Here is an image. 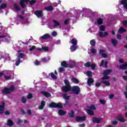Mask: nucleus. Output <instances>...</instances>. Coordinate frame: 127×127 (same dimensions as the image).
<instances>
[{
	"label": "nucleus",
	"instance_id": "obj_63",
	"mask_svg": "<svg viewBox=\"0 0 127 127\" xmlns=\"http://www.w3.org/2000/svg\"><path fill=\"white\" fill-rule=\"evenodd\" d=\"M35 65H39V61H37V60H35Z\"/></svg>",
	"mask_w": 127,
	"mask_h": 127
},
{
	"label": "nucleus",
	"instance_id": "obj_64",
	"mask_svg": "<svg viewBox=\"0 0 127 127\" xmlns=\"http://www.w3.org/2000/svg\"><path fill=\"white\" fill-rule=\"evenodd\" d=\"M123 79H124V80H125L126 81H127V76H123Z\"/></svg>",
	"mask_w": 127,
	"mask_h": 127
},
{
	"label": "nucleus",
	"instance_id": "obj_20",
	"mask_svg": "<svg viewBox=\"0 0 127 127\" xmlns=\"http://www.w3.org/2000/svg\"><path fill=\"white\" fill-rule=\"evenodd\" d=\"M70 49L71 50V52H74L77 50V47L76 46V45H72L70 46Z\"/></svg>",
	"mask_w": 127,
	"mask_h": 127
},
{
	"label": "nucleus",
	"instance_id": "obj_21",
	"mask_svg": "<svg viewBox=\"0 0 127 127\" xmlns=\"http://www.w3.org/2000/svg\"><path fill=\"white\" fill-rule=\"evenodd\" d=\"M111 42L113 44V46L114 47H116V46H117V45L118 44V41H117V40H116L115 39H112L111 40Z\"/></svg>",
	"mask_w": 127,
	"mask_h": 127
},
{
	"label": "nucleus",
	"instance_id": "obj_42",
	"mask_svg": "<svg viewBox=\"0 0 127 127\" xmlns=\"http://www.w3.org/2000/svg\"><path fill=\"white\" fill-rule=\"evenodd\" d=\"M85 67H86L87 68H89V67H91V63L90 62H87L85 64H84Z\"/></svg>",
	"mask_w": 127,
	"mask_h": 127
},
{
	"label": "nucleus",
	"instance_id": "obj_17",
	"mask_svg": "<svg viewBox=\"0 0 127 127\" xmlns=\"http://www.w3.org/2000/svg\"><path fill=\"white\" fill-rule=\"evenodd\" d=\"M69 43H71L72 45H77L78 44V41H77V40L75 38L72 39L69 42Z\"/></svg>",
	"mask_w": 127,
	"mask_h": 127
},
{
	"label": "nucleus",
	"instance_id": "obj_39",
	"mask_svg": "<svg viewBox=\"0 0 127 127\" xmlns=\"http://www.w3.org/2000/svg\"><path fill=\"white\" fill-rule=\"evenodd\" d=\"M42 49L45 51L46 52H48L49 51V48L48 47L44 46L42 47Z\"/></svg>",
	"mask_w": 127,
	"mask_h": 127
},
{
	"label": "nucleus",
	"instance_id": "obj_5",
	"mask_svg": "<svg viewBox=\"0 0 127 127\" xmlns=\"http://www.w3.org/2000/svg\"><path fill=\"white\" fill-rule=\"evenodd\" d=\"M112 70L111 69H106L103 72V77H102L101 79L102 80H108L110 79V77L108 76V75L111 73Z\"/></svg>",
	"mask_w": 127,
	"mask_h": 127
},
{
	"label": "nucleus",
	"instance_id": "obj_1",
	"mask_svg": "<svg viewBox=\"0 0 127 127\" xmlns=\"http://www.w3.org/2000/svg\"><path fill=\"white\" fill-rule=\"evenodd\" d=\"M14 90V85H10V88L4 87L3 90H2V92L3 94H9L11 92H13Z\"/></svg>",
	"mask_w": 127,
	"mask_h": 127
},
{
	"label": "nucleus",
	"instance_id": "obj_2",
	"mask_svg": "<svg viewBox=\"0 0 127 127\" xmlns=\"http://www.w3.org/2000/svg\"><path fill=\"white\" fill-rule=\"evenodd\" d=\"M50 108H58L59 109H63V104L62 103H56L52 102L49 105Z\"/></svg>",
	"mask_w": 127,
	"mask_h": 127
},
{
	"label": "nucleus",
	"instance_id": "obj_34",
	"mask_svg": "<svg viewBox=\"0 0 127 127\" xmlns=\"http://www.w3.org/2000/svg\"><path fill=\"white\" fill-rule=\"evenodd\" d=\"M66 112H65V111H64L62 110H59V115H60V116H64Z\"/></svg>",
	"mask_w": 127,
	"mask_h": 127
},
{
	"label": "nucleus",
	"instance_id": "obj_37",
	"mask_svg": "<svg viewBox=\"0 0 127 127\" xmlns=\"http://www.w3.org/2000/svg\"><path fill=\"white\" fill-rule=\"evenodd\" d=\"M92 75H93V72H92V71L88 70L87 72V76L89 77V78H91L92 77Z\"/></svg>",
	"mask_w": 127,
	"mask_h": 127
},
{
	"label": "nucleus",
	"instance_id": "obj_16",
	"mask_svg": "<svg viewBox=\"0 0 127 127\" xmlns=\"http://www.w3.org/2000/svg\"><path fill=\"white\" fill-rule=\"evenodd\" d=\"M120 68L122 70H127V63H125L124 64H121L120 65Z\"/></svg>",
	"mask_w": 127,
	"mask_h": 127
},
{
	"label": "nucleus",
	"instance_id": "obj_40",
	"mask_svg": "<svg viewBox=\"0 0 127 127\" xmlns=\"http://www.w3.org/2000/svg\"><path fill=\"white\" fill-rule=\"evenodd\" d=\"M64 83L65 86H71L70 85V82H69V80L68 79L64 80Z\"/></svg>",
	"mask_w": 127,
	"mask_h": 127
},
{
	"label": "nucleus",
	"instance_id": "obj_49",
	"mask_svg": "<svg viewBox=\"0 0 127 127\" xmlns=\"http://www.w3.org/2000/svg\"><path fill=\"white\" fill-rule=\"evenodd\" d=\"M17 16V17H19L21 20H23V19H24V17L21 15H18Z\"/></svg>",
	"mask_w": 127,
	"mask_h": 127
},
{
	"label": "nucleus",
	"instance_id": "obj_6",
	"mask_svg": "<svg viewBox=\"0 0 127 127\" xmlns=\"http://www.w3.org/2000/svg\"><path fill=\"white\" fill-rule=\"evenodd\" d=\"M71 86H64L62 87V91L64 92V93H68V92H70L71 91Z\"/></svg>",
	"mask_w": 127,
	"mask_h": 127
},
{
	"label": "nucleus",
	"instance_id": "obj_52",
	"mask_svg": "<svg viewBox=\"0 0 127 127\" xmlns=\"http://www.w3.org/2000/svg\"><path fill=\"white\" fill-rule=\"evenodd\" d=\"M105 64V61L104 60L101 61V64H100V67H103Z\"/></svg>",
	"mask_w": 127,
	"mask_h": 127
},
{
	"label": "nucleus",
	"instance_id": "obj_22",
	"mask_svg": "<svg viewBox=\"0 0 127 127\" xmlns=\"http://www.w3.org/2000/svg\"><path fill=\"white\" fill-rule=\"evenodd\" d=\"M126 31H127V30L122 27H120L118 30V32L119 33H124L126 32Z\"/></svg>",
	"mask_w": 127,
	"mask_h": 127
},
{
	"label": "nucleus",
	"instance_id": "obj_12",
	"mask_svg": "<svg viewBox=\"0 0 127 127\" xmlns=\"http://www.w3.org/2000/svg\"><path fill=\"white\" fill-rule=\"evenodd\" d=\"M68 67L70 68L76 67V62H75V61H71L70 63L68 64Z\"/></svg>",
	"mask_w": 127,
	"mask_h": 127
},
{
	"label": "nucleus",
	"instance_id": "obj_3",
	"mask_svg": "<svg viewBox=\"0 0 127 127\" xmlns=\"http://www.w3.org/2000/svg\"><path fill=\"white\" fill-rule=\"evenodd\" d=\"M18 60L15 62L16 66H18L22 61H21V59H23L24 58V54L22 53H19L17 56Z\"/></svg>",
	"mask_w": 127,
	"mask_h": 127
},
{
	"label": "nucleus",
	"instance_id": "obj_9",
	"mask_svg": "<svg viewBox=\"0 0 127 127\" xmlns=\"http://www.w3.org/2000/svg\"><path fill=\"white\" fill-rule=\"evenodd\" d=\"M92 122L93 124H101L102 122V118H96V117H93L92 118Z\"/></svg>",
	"mask_w": 127,
	"mask_h": 127
},
{
	"label": "nucleus",
	"instance_id": "obj_55",
	"mask_svg": "<svg viewBox=\"0 0 127 127\" xmlns=\"http://www.w3.org/2000/svg\"><path fill=\"white\" fill-rule=\"evenodd\" d=\"M95 86L97 87H100V86H101V83L100 82H97L95 83Z\"/></svg>",
	"mask_w": 127,
	"mask_h": 127
},
{
	"label": "nucleus",
	"instance_id": "obj_29",
	"mask_svg": "<svg viewBox=\"0 0 127 127\" xmlns=\"http://www.w3.org/2000/svg\"><path fill=\"white\" fill-rule=\"evenodd\" d=\"M104 21V20L103 18H100L97 19V24L99 25H101V24H103V22Z\"/></svg>",
	"mask_w": 127,
	"mask_h": 127
},
{
	"label": "nucleus",
	"instance_id": "obj_7",
	"mask_svg": "<svg viewBox=\"0 0 127 127\" xmlns=\"http://www.w3.org/2000/svg\"><path fill=\"white\" fill-rule=\"evenodd\" d=\"M34 13L39 18L43 17V10H36L34 12Z\"/></svg>",
	"mask_w": 127,
	"mask_h": 127
},
{
	"label": "nucleus",
	"instance_id": "obj_38",
	"mask_svg": "<svg viewBox=\"0 0 127 127\" xmlns=\"http://www.w3.org/2000/svg\"><path fill=\"white\" fill-rule=\"evenodd\" d=\"M27 101V99L26 98H25V97L24 96L22 97L21 102H22V103H23V104H26Z\"/></svg>",
	"mask_w": 127,
	"mask_h": 127
},
{
	"label": "nucleus",
	"instance_id": "obj_35",
	"mask_svg": "<svg viewBox=\"0 0 127 127\" xmlns=\"http://www.w3.org/2000/svg\"><path fill=\"white\" fill-rule=\"evenodd\" d=\"M101 83L102 84H104L105 86H110L111 85L110 82L107 81H101Z\"/></svg>",
	"mask_w": 127,
	"mask_h": 127
},
{
	"label": "nucleus",
	"instance_id": "obj_15",
	"mask_svg": "<svg viewBox=\"0 0 127 127\" xmlns=\"http://www.w3.org/2000/svg\"><path fill=\"white\" fill-rule=\"evenodd\" d=\"M107 35H109V33H108L107 32H104V33H103V32H99V36L101 38L105 37V36H107Z\"/></svg>",
	"mask_w": 127,
	"mask_h": 127
},
{
	"label": "nucleus",
	"instance_id": "obj_58",
	"mask_svg": "<svg viewBox=\"0 0 127 127\" xmlns=\"http://www.w3.org/2000/svg\"><path fill=\"white\" fill-rule=\"evenodd\" d=\"M101 56L103 58H107V57H108V56L106 54V53L102 54Z\"/></svg>",
	"mask_w": 127,
	"mask_h": 127
},
{
	"label": "nucleus",
	"instance_id": "obj_24",
	"mask_svg": "<svg viewBox=\"0 0 127 127\" xmlns=\"http://www.w3.org/2000/svg\"><path fill=\"white\" fill-rule=\"evenodd\" d=\"M7 126H8V127H12V126H13V125H14V123L12 121H11L10 119H8V121H7Z\"/></svg>",
	"mask_w": 127,
	"mask_h": 127
},
{
	"label": "nucleus",
	"instance_id": "obj_19",
	"mask_svg": "<svg viewBox=\"0 0 127 127\" xmlns=\"http://www.w3.org/2000/svg\"><path fill=\"white\" fill-rule=\"evenodd\" d=\"M87 85L88 86H90L91 84H93L94 83V79L91 77H89L87 79Z\"/></svg>",
	"mask_w": 127,
	"mask_h": 127
},
{
	"label": "nucleus",
	"instance_id": "obj_54",
	"mask_svg": "<svg viewBox=\"0 0 127 127\" xmlns=\"http://www.w3.org/2000/svg\"><path fill=\"white\" fill-rule=\"evenodd\" d=\"M90 110H96V107H95V105H92L90 106Z\"/></svg>",
	"mask_w": 127,
	"mask_h": 127
},
{
	"label": "nucleus",
	"instance_id": "obj_53",
	"mask_svg": "<svg viewBox=\"0 0 127 127\" xmlns=\"http://www.w3.org/2000/svg\"><path fill=\"white\" fill-rule=\"evenodd\" d=\"M64 70V68L63 67H61L59 69V72L60 73H61V72H63Z\"/></svg>",
	"mask_w": 127,
	"mask_h": 127
},
{
	"label": "nucleus",
	"instance_id": "obj_57",
	"mask_svg": "<svg viewBox=\"0 0 127 127\" xmlns=\"http://www.w3.org/2000/svg\"><path fill=\"white\" fill-rule=\"evenodd\" d=\"M117 39L119 40H122V35L120 34L117 35Z\"/></svg>",
	"mask_w": 127,
	"mask_h": 127
},
{
	"label": "nucleus",
	"instance_id": "obj_14",
	"mask_svg": "<svg viewBox=\"0 0 127 127\" xmlns=\"http://www.w3.org/2000/svg\"><path fill=\"white\" fill-rule=\"evenodd\" d=\"M42 39L45 40L46 39H49L51 38V36L49 34H46L43 36H41Z\"/></svg>",
	"mask_w": 127,
	"mask_h": 127
},
{
	"label": "nucleus",
	"instance_id": "obj_59",
	"mask_svg": "<svg viewBox=\"0 0 127 127\" xmlns=\"http://www.w3.org/2000/svg\"><path fill=\"white\" fill-rule=\"evenodd\" d=\"M91 52L93 54H95V53H96V50L95 49H92L91 50Z\"/></svg>",
	"mask_w": 127,
	"mask_h": 127
},
{
	"label": "nucleus",
	"instance_id": "obj_46",
	"mask_svg": "<svg viewBox=\"0 0 127 127\" xmlns=\"http://www.w3.org/2000/svg\"><path fill=\"white\" fill-rule=\"evenodd\" d=\"M29 2H30V4H31V5H33V4H34V3H35L36 2V0H31V1H29Z\"/></svg>",
	"mask_w": 127,
	"mask_h": 127
},
{
	"label": "nucleus",
	"instance_id": "obj_41",
	"mask_svg": "<svg viewBox=\"0 0 127 127\" xmlns=\"http://www.w3.org/2000/svg\"><path fill=\"white\" fill-rule=\"evenodd\" d=\"M51 77L53 79H57V76L55 75V74L53 72L51 73Z\"/></svg>",
	"mask_w": 127,
	"mask_h": 127
},
{
	"label": "nucleus",
	"instance_id": "obj_23",
	"mask_svg": "<svg viewBox=\"0 0 127 127\" xmlns=\"http://www.w3.org/2000/svg\"><path fill=\"white\" fill-rule=\"evenodd\" d=\"M71 81L72 83H74V84H79V80L75 77H72L71 78Z\"/></svg>",
	"mask_w": 127,
	"mask_h": 127
},
{
	"label": "nucleus",
	"instance_id": "obj_18",
	"mask_svg": "<svg viewBox=\"0 0 127 127\" xmlns=\"http://www.w3.org/2000/svg\"><path fill=\"white\" fill-rule=\"evenodd\" d=\"M45 9L47 10V11H52V10L54 9V8H53V6L49 5L48 6L45 7Z\"/></svg>",
	"mask_w": 127,
	"mask_h": 127
},
{
	"label": "nucleus",
	"instance_id": "obj_56",
	"mask_svg": "<svg viewBox=\"0 0 127 127\" xmlns=\"http://www.w3.org/2000/svg\"><path fill=\"white\" fill-rule=\"evenodd\" d=\"M68 22H69V19H66L65 20L64 23L65 25H67V24H68Z\"/></svg>",
	"mask_w": 127,
	"mask_h": 127
},
{
	"label": "nucleus",
	"instance_id": "obj_33",
	"mask_svg": "<svg viewBox=\"0 0 127 127\" xmlns=\"http://www.w3.org/2000/svg\"><path fill=\"white\" fill-rule=\"evenodd\" d=\"M53 22L55 24L54 27H56V26H59V25H60V23L55 20H53Z\"/></svg>",
	"mask_w": 127,
	"mask_h": 127
},
{
	"label": "nucleus",
	"instance_id": "obj_25",
	"mask_svg": "<svg viewBox=\"0 0 127 127\" xmlns=\"http://www.w3.org/2000/svg\"><path fill=\"white\" fill-rule=\"evenodd\" d=\"M69 118H71L73 119V118H75V113L74 112V111L71 110V113L68 114Z\"/></svg>",
	"mask_w": 127,
	"mask_h": 127
},
{
	"label": "nucleus",
	"instance_id": "obj_32",
	"mask_svg": "<svg viewBox=\"0 0 127 127\" xmlns=\"http://www.w3.org/2000/svg\"><path fill=\"white\" fill-rule=\"evenodd\" d=\"M14 8L16 9V10H17V11H20V8L18 6V5L16 3L14 4Z\"/></svg>",
	"mask_w": 127,
	"mask_h": 127
},
{
	"label": "nucleus",
	"instance_id": "obj_31",
	"mask_svg": "<svg viewBox=\"0 0 127 127\" xmlns=\"http://www.w3.org/2000/svg\"><path fill=\"white\" fill-rule=\"evenodd\" d=\"M87 114L90 116H94V112L92 109H87Z\"/></svg>",
	"mask_w": 127,
	"mask_h": 127
},
{
	"label": "nucleus",
	"instance_id": "obj_43",
	"mask_svg": "<svg viewBox=\"0 0 127 127\" xmlns=\"http://www.w3.org/2000/svg\"><path fill=\"white\" fill-rule=\"evenodd\" d=\"M105 29V26L104 25H101L100 27V31H104Z\"/></svg>",
	"mask_w": 127,
	"mask_h": 127
},
{
	"label": "nucleus",
	"instance_id": "obj_61",
	"mask_svg": "<svg viewBox=\"0 0 127 127\" xmlns=\"http://www.w3.org/2000/svg\"><path fill=\"white\" fill-rule=\"evenodd\" d=\"M38 109H39V110H43V109H44V107H43L41 105H39L38 106Z\"/></svg>",
	"mask_w": 127,
	"mask_h": 127
},
{
	"label": "nucleus",
	"instance_id": "obj_11",
	"mask_svg": "<svg viewBox=\"0 0 127 127\" xmlns=\"http://www.w3.org/2000/svg\"><path fill=\"white\" fill-rule=\"evenodd\" d=\"M76 122H84L86 121V117L85 116H82L81 117H80L79 116H77L75 118Z\"/></svg>",
	"mask_w": 127,
	"mask_h": 127
},
{
	"label": "nucleus",
	"instance_id": "obj_13",
	"mask_svg": "<svg viewBox=\"0 0 127 127\" xmlns=\"http://www.w3.org/2000/svg\"><path fill=\"white\" fill-rule=\"evenodd\" d=\"M5 106V103L4 102H2L1 105H0V114H3V111H4V106Z\"/></svg>",
	"mask_w": 127,
	"mask_h": 127
},
{
	"label": "nucleus",
	"instance_id": "obj_50",
	"mask_svg": "<svg viewBox=\"0 0 127 127\" xmlns=\"http://www.w3.org/2000/svg\"><path fill=\"white\" fill-rule=\"evenodd\" d=\"M40 105L44 107H45V101L44 100L42 101Z\"/></svg>",
	"mask_w": 127,
	"mask_h": 127
},
{
	"label": "nucleus",
	"instance_id": "obj_48",
	"mask_svg": "<svg viewBox=\"0 0 127 127\" xmlns=\"http://www.w3.org/2000/svg\"><path fill=\"white\" fill-rule=\"evenodd\" d=\"M34 49H36V47L35 46H33L29 49V51H33Z\"/></svg>",
	"mask_w": 127,
	"mask_h": 127
},
{
	"label": "nucleus",
	"instance_id": "obj_44",
	"mask_svg": "<svg viewBox=\"0 0 127 127\" xmlns=\"http://www.w3.org/2000/svg\"><path fill=\"white\" fill-rule=\"evenodd\" d=\"M100 103L101 104V105H106V103H107V101L104 99H101L100 100Z\"/></svg>",
	"mask_w": 127,
	"mask_h": 127
},
{
	"label": "nucleus",
	"instance_id": "obj_4",
	"mask_svg": "<svg viewBox=\"0 0 127 127\" xmlns=\"http://www.w3.org/2000/svg\"><path fill=\"white\" fill-rule=\"evenodd\" d=\"M71 91L75 94V95H79L80 94V92H81V89H80V87L78 86H71Z\"/></svg>",
	"mask_w": 127,
	"mask_h": 127
},
{
	"label": "nucleus",
	"instance_id": "obj_8",
	"mask_svg": "<svg viewBox=\"0 0 127 127\" xmlns=\"http://www.w3.org/2000/svg\"><path fill=\"white\" fill-rule=\"evenodd\" d=\"M29 1H30V0H20L19 4L22 8H25V7H26V5L24 4V2H26V3H28V2Z\"/></svg>",
	"mask_w": 127,
	"mask_h": 127
},
{
	"label": "nucleus",
	"instance_id": "obj_51",
	"mask_svg": "<svg viewBox=\"0 0 127 127\" xmlns=\"http://www.w3.org/2000/svg\"><path fill=\"white\" fill-rule=\"evenodd\" d=\"M90 67H91L92 69H95L96 68V64H90Z\"/></svg>",
	"mask_w": 127,
	"mask_h": 127
},
{
	"label": "nucleus",
	"instance_id": "obj_27",
	"mask_svg": "<svg viewBox=\"0 0 127 127\" xmlns=\"http://www.w3.org/2000/svg\"><path fill=\"white\" fill-rule=\"evenodd\" d=\"M43 94L47 98H49L50 97H51V94L49 92H45V91H43Z\"/></svg>",
	"mask_w": 127,
	"mask_h": 127
},
{
	"label": "nucleus",
	"instance_id": "obj_62",
	"mask_svg": "<svg viewBox=\"0 0 127 127\" xmlns=\"http://www.w3.org/2000/svg\"><path fill=\"white\" fill-rule=\"evenodd\" d=\"M112 124H113V125H114V126H116V125H118V121H114L112 122Z\"/></svg>",
	"mask_w": 127,
	"mask_h": 127
},
{
	"label": "nucleus",
	"instance_id": "obj_60",
	"mask_svg": "<svg viewBox=\"0 0 127 127\" xmlns=\"http://www.w3.org/2000/svg\"><path fill=\"white\" fill-rule=\"evenodd\" d=\"M52 36H56V35H57V32L55 31L53 32V33H52Z\"/></svg>",
	"mask_w": 127,
	"mask_h": 127
},
{
	"label": "nucleus",
	"instance_id": "obj_26",
	"mask_svg": "<svg viewBox=\"0 0 127 127\" xmlns=\"http://www.w3.org/2000/svg\"><path fill=\"white\" fill-rule=\"evenodd\" d=\"M7 6V4L6 3H2L0 5V9H4V8H6Z\"/></svg>",
	"mask_w": 127,
	"mask_h": 127
},
{
	"label": "nucleus",
	"instance_id": "obj_36",
	"mask_svg": "<svg viewBox=\"0 0 127 127\" xmlns=\"http://www.w3.org/2000/svg\"><path fill=\"white\" fill-rule=\"evenodd\" d=\"M63 97L64 100H69L70 99V96H67V94L65 93L63 94Z\"/></svg>",
	"mask_w": 127,
	"mask_h": 127
},
{
	"label": "nucleus",
	"instance_id": "obj_45",
	"mask_svg": "<svg viewBox=\"0 0 127 127\" xmlns=\"http://www.w3.org/2000/svg\"><path fill=\"white\" fill-rule=\"evenodd\" d=\"M33 98V95H32V93H29L27 95V99H32Z\"/></svg>",
	"mask_w": 127,
	"mask_h": 127
},
{
	"label": "nucleus",
	"instance_id": "obj_10",
	"mask_svg": "<svg viewBox=\"0 0 127 127\" xmlns=\"http://www.w3.org/2000/svg\"><path fill=\"white\" fill-rule=\"evenodd\" d=\"M116 119L117 121H119L120 123H125V122H126L125 118H124V116H123L122 114H119L116 117Z\"/></svg>",
	"mask_w": 127,
	"mask_h": 127
},
{
	"label": "nucleus",
	"instance_id": "obj_47",
	"mask_svg": "<svg viewBox=\"0 0 127 127\" xmlns=\"http://www.w3.org/2000/svg\"><path fill=\"white\" fill-rule=\"evenodd\" d=\"M4 79H5V80H10V79H11V76H4Z\"/></svg>",
	"mask_w": 127,
	"mask_h": 127
},
{
	"label": "nucleus",
	"instance_id": "obj_28",
	"mask_svg": "<svg viewBox=\"0 0 127 127\" xmlns=\"http://www.w3.org/2000/svg\"><path fill=\"white\" fill-rule=\"evenodd\" d=\"M61 66H63V67H64L65 68H66V67H68V64H67V63L65 61H63L61 63Z\"/></svg>",
	"mask_w": 127,
	"mask_h": 127
},
{
	"label": "nucleus",
	"instance_id": "obj_30",
	"mask_svg": "<svg viewBox=\"0 0 127 127\" xmlns=\"http://www.w3.org/2000/svg\"><path fill=\"white\" fill-rule=\"evenodd\" d=\"M90 43L92 47H95V46H96V41H95V40L93 39L90 40Z\"/></svg>",
	"mask_w": 127,
	"mask_h": 127
}]
</instances>
